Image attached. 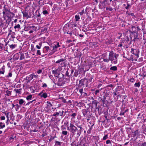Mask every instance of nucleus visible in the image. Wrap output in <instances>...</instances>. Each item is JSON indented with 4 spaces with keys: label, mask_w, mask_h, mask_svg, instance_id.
<instances>
[{
    "label": "nucleus",
    "mask_w": 146,
    "mask_h": 146,
    "mask_svg": "<svg viewBox=\"0 0 146 146\" xmlns=\"http://www.w3.org/2000/svg\"><path fill=\"white\" fill-rule=\"evenodd\" d=\"M140 132L138 130H136L134 132H132V135L133 137H134L136 136H139L140 135Z\"/></svg>",
    "instance_id": "nucleus-9"
},
{
    "label": "nucleus",
    "mask_w": 146,
    "mask_h": 146,
    "mask_svg": "<svg viewBox=\"0 0 146 146\" xmlns=\"http://www.w3.org/2000/svg\"><path fill=\"white\" fill-rule=\"evenodd\" d=\"M129 80L131 82H133L134 81V79L133 78H131Z\"/></svg>",
    "instance_id": "nucleus-52"
},
{
    "label": "nucleus",
    "mask_w": 146,
    "mask_h": 146,
    "mask_svg": "<svg viewBox=\"0 0 146 146\" xmlns=\"http://www.w3.org/2000/svg\"><path fill=\"white\" fill-rule=\"evenodd\" d=\"M118 47H120L122 49V47H123V45L122 44V43L121 42L120 44H119L118 45Z\"/></svg>",
    "instance_id": "nucleus-40"
},
{
    "label": "nucleus",
    "mask_w": 146,
    "mask_h": 146,
    "mask_svg": "<svg viewBox=\"0 0 146 146\" xmlns=\"http://www.w3.org/2000/svg\"><path fill=\"white\" fill-rule=\"evenodd\" d=\"M60 47V46L59 45V42H56V44H54V46H53V50H56V49L58 47Z\"/></svg>",
    "instance_id": "nucleus-11"
},
{
    "label": "nucleus",
    "mask_w": 146,
    "mask_h": 146,
    "mask_svg": "<svg viewBox=\"0 0 146 146\" xmlns=\"http://www.w3.org/2000/svg\"><path fill=\"white\" fill-rule=\"evenodd\" d=\"M141 145L143 146H145L146 145V142H144V143H143Z\"/></svg>",
    "instance_id": "nucleus-64"
},
{
    "label": "nucleus",
    "mask_w": 146,
    "mask_h": 146,
    "mask_svg": "<svg viewBox=\"0 0 146 146\" xmlns=\"http://www.w3.org/2000/svg\"><path fill=\"white\" fill-rule=\"evenodd\" d=\"M105 98H103L101 99L102 101L103 102V104H104L105 103Z\"/></svg>",
    "instance_id": "nucleus-55"
},
{
    "label": "nucleus",
    "mask_w": 146,
    "mask_h": 146,
    "mask_svg": "<svg viewBox=\"0 0 146 146\" xmlns=\"http://www.w3.org/2000/svg\"><path fill=\"white\" fill-rule=\"evenodd\" d=\"M62 143V142L56 141H55V146H61Z\"/></svg>",
    "instance_id": "nucleus-17"
},
{
    "label": "nucleus",
    "mask_w": 146,
    "mask_h": 146,
    "mask_svg": "<svg viewBox=\"0 0 146 146\" xmlns=\"http://www.w3.org/2000/svg\"><path fill=\"white\" fill-rule=\"evenodd\" d=\"M126 13L127 14H128V15H131V16H134L135 17V16L134 15V13H127V12H126Z\"/></svg>",
    "instance_id": "nucleus-48"
},
{
    "label": "nucleus",
    "mask_w": 146,
    "mask_h": 146,
    "mask_svg": "<svg viewBox=\"0 0 146 146\" xmlns=\"http://www.w3.org/2000/svg\"><path fill=\"white\" fill-rule=\"evenodd\" d=\"M118 56V54L115 53H114L112 51H111L109 53V59L110 61H112L114 60H116Z\"/></svg>",
    "instance_id": "nucleus-2"
},
{
    "label": "nucleus",
    "mask_w": 146,
    "mask_h": 146,
    "mask_svg": "<svg viewBox=\"0 0 146 146\" xmlns=\"http://www.w3.org/2000/svg\"><path fill=\"white\" fill-rule=\"evenodd\" d=\"M59 115V113L58 112H56V113H54L53 115L55 116L56 115Z\"/></svg>",
    "instance_id": "nucleus-50"
},
{
    "label": "nucleus",
    "mask_w": 146,
    "mask_h": 146,
    "mask_svg": "<svg viewBox=\"0 0 146 146\" xmlns=\"http://www.w3.org/2000/svg\"><path fill=\"white\" fill-rule=\"evenodd\" d=\"M32 28H33V30H35L36 29V28L34 26H29L28 27H25L24 28V30L25 31H27L31 30Z\"/></svg>",
    "instance_id": "nucleus-7"
},
{
    "label": "nucleus",
    "mask_w": 146,
    "mask_h": 146,
    "mask_svg": "<svg viewBox=\"0 0 146 146\" xmlns=\"http://www.w3.org/2000/svg\"><path fill=\"white\" fill-rule=\"evenodd\" d=\"M108 138V135H105L103 138V139L105 140L106 139Z\"/></svg>",
    "instance_id": "nucleus-43"
},
{
    "label": "nucleus",
    "mask_w": 146,
    "mask_h": 146,
    "mask_svg": "<svg viewBox=\"0 0 146 146\" xmlns=\"http://www.w3.org/2000/svg\"><path fill=\"white\" fill-rule=\"evenodd\" d=\"M5 71V66H3L0 69V74H3Z\"/></svg>",
    "instance_id": "nucleus-12"
},
{
    "label": "nucleus",
    "mask_w": 146,
    "mask_h": 146,
    "mask_svg": "<svg viewBox=\"0 0 146 146\" xmlns=\"http://www.w3.org/2000/svg\"><path fill=\"white\" fill-rule=\"evenodd\" d=\"M68 133V132L66 131H62V134L64 135H67Z\"/></svg>",
    "instance_id": "nucleus-39"
},
{
    "label": "nucleus",
    "mask_w": 146,
    "mask_h": 146,
    "mask_svg": "<svg viewBox=\"0 0 146 146\" xmlns=\"http://www.w3.org/2000/svg\"><path fill=\"white\" fill-rule=\"evenodd\" d=\"M56 50H53V51H51V52L49 53L48 54L49 56H50L52 54H53L56 51Z\"/></svg>",
    "instance_id": "nucleus-36"
},
{
    "label": "nucleus",
    "mask_w": 146,
    "mask_h": 146,
    "mask_svg": "<svg viewBox=\"0 0 146 146\" xmlns=\"http://www.w3.org/2000/svg\"><path fill=\"white\" fill-rule=\"evenodd\" d=\"M5 92L6 93V94H5L6 96H9L11 95V91H10L8 90H7L5 91Z\"/></svg>",
    "instance_id": "nucleus-22"
},
{
    "label": "nucleus",
    "mask_w": 146,
    "mask_h": 146,
    "mask_svg": "<svg viewBox=\"0 0 146 146\" xmlns=\"http://www.w3.org/2000/svg\"><path fill=\"white\" fill-rule=\"evenodd\" d=\"M58 68L56 70H54L52 71V73L55 75H56L58 74Z\"/></svg>",
    "instance_id": "nucleus-23"
},
{
    "label": "nucleus",
    "mask_w": 146,
    "mask_h": 146,
    "mask_svg": "<svg viewBox=\"0 0 146 146\" xmlns=\"http://www.w3.org/2000/svg\"><path fill=\"white\" fill-rule=\"evenodd\" d=\"M79 92L81 94H82V93H83V89H80L79 90Z\"/></svg>",
    "instance_id": "nucleus-54"
},
{
    "label": "nucleus",
    "mask_w": 146,
    "mask_h": 146,
    "mask_svg": "<svg viewBox=\"0 0 146 146\" xmlns=\"http://www.w3.org/2000/svg\"><path fill=\"white\" fill-rule=\"evenodd\" d=\"M14 138H13V136L9 138V141H13L14 140Z\"/></svg>",
    "instance_id": "nucleus-45"
},
{
    "label": "nucleus",
    "mask_w": 146,
    "mask_h": 146,
    "mask_svg": "<svg viewBox=\"0 0 146 146\" xmlns=\"http://www.w3.org/2000/svg\"><path fill=\"white\" fill-rule=\"evenodd\" d=\"M133 34H134V40H135L136 39H139L138 38V34L137 33V32L134 33Z\"/></svg>",
    "instance_id": "nucleus-14"
},
{
    "label": "nucleus",
    "mask_w": 146,
    "mask_h": 146,
    "mask_svg": "<svg viewBox=\"0 0 146 146\" xmlns=\"http://www.w3.org/2000/svg\"><path fill=\"white\" fill-rule=\"evenodd\" d=\"M130 7V5L129 4L127 5V6L125 7V8L126 9H129Z\"/></svg>",
    "instance_id": "nucleus-61"
},
{
    "label": "nucleus",
    "mask_w": 146,
    "mask_h": 146,
    "mask_svg": "<svg viewBox=\"0 0 146 146\" xmlns=\"http://www.w3.org/2000/svg\"><path fill=\"white\" fill-rule=\"evenodd\" d=\"M106 10H109L110 11H111L113 10V9L111 7H106Z\"/></svg>",
    "instance_id": "nucleus-35"
},
{
    "label": "nucleus",
    "mask_w": 146,
    "mask_h": 146,
    "mask_svg": "<svg viewBox=\"0 0 146 146\" xmlns=\"http://www.w3.org/2000/svg\"><path fill=\"white\" fill-rule=\"evenodd\" d=\"M2 13L3 14V18L4 20H6V17H8L9 14L10 13V10L7 8L4 7V9L3 10Z\"/></svg>",
    "instance_id": "nucleus-3"
},
{
    "label": "nucleus",
    "mask_w": 146,
    "mask_h": 146,
    "mask_svg": "<svg viewBox=\"0 0 146 146\" xmlns=\"http://www.w3.org/2000/svg\"><path fill=\"white\" fill-rule=\"evenodd\" d=\"M43 50L45 49V53L47 52H48L49 50H50V47L48 46H45L43 49Z\"/></svg>",
    "instance_id": "nucleus-18"
},
{
    "label": "nucleus",
    "mask_w": 146,
    "mask_h": 146,
    "mask_svg": "<svg viewBox=\"0 0 146 146\" xmlns=\"http://www.w3.org/2000/svg\"><path fill=\"white\" fill-rule=\"evenodd\" d=\"M42 70L40 69L37 71V73L38 74H40L42 72Z\"/></svg>",
    "instance_id": "nucleus-49"
},
{
    "label": "nucleus",
    "mask_w": 146,
    "mask_h": 146,
    "mask_svg": "<svg viewBox=\"0 0 146 146\" xmlns=\"http://www.w3.org/2000/svg\"><path fill=\"white\" fill-rule=\"evenodd\" d=\"M64 61V60L63 59H60L56 61L55 63L57 64L60 63L61 62Z\"/></svg>",
    "instance_id": "nucleus-30"
},
{
    "label": "nucleus",
    "mask_w": 146,
    "mask_h": 146,
    "mask_svg": "<svg viewBox=\"0 0 146 146\" xmlns=\"http://www.w3.org/2000/svg\"><path fill=\"white\" fill-rule=\"evenodd\" d=\"M32 95H30L27 97L26 99L27 100L29 101L31 100L32 99Z\"/></svg>",
    "instance_id": "nucleus-24"
},
{
    "label": "nucleus",
    "mask_w": 146,
    "mask_h": 146,
    "mask_svg": "<svg viewBox=\"0 0 146 146\" xmlns=\"http://www.w3.org/2000/svg\"><path fill=\"white\" fill-rule=\"evenodd\" d=\"M125 113L124 112H120V113L119 114V115L121 116L123 115H124Z\"/></svg>",
    "instance_id": "nucleus-58"
},
{
    "label": "nucleus",
    "mask_w": 146,
    "mask_h": 146,
    "mask_svg": "<svg viewBox=\"0 0 146 146\" xmlns=\"http://www.w3.org/2000/svg\"><path fill=\"white\" fill-rule=\"evenodd\" d=\"M20 56V54L18 53H17L14 55L13 58L15 60H17L19 59Z\"/></svg>",
    "instance_id": "nucleus-13"
},
{
    "label": "nucleus",
    "mask_w": 146,
    "mask_h": 146,
    "mask_svg": "<svg viewBox=\"0 0 146 146\" xmlns=\"http://www.w3.org/2000/svg\"><path fill=\"white\" fill-rule=\"evenodd\" d=\"M79 13L80 14V15H82L84 13V10H82L81 12Z\"/></svg>",
    "instance_id": "nucleus-57"
},
{
    "label": "nucleus",
    "mask_w": 146,
    "mask_h": 146,
    "mask_svg": "<svg viewBox=\"0 0 146 146\" xmlns=\"http://www.w3.org/2000/svg\"><path fill=\"white\" fill-rule=\"evenodd\" d=\"M131 53L135 55L137 58H138V54L139 52V51H138L134 49L133 48H131Z\"/></svg>",
    "instance_id": "nucleus-8"
},
{
    "label": "nucleus",
    "mask_w": 146,
    "mask_h": 146,
    "mask_svg": "<svg viewBox=\"0 0 146 146\" xmlns=\"http://www.w3.org/2000/svg\"><path fill=\"white\" fill-rule=\"evenodd\" d=\"M41 54V53L39 50H38L37 51L36 55H40Z\"/></svg>",
    "instance_id": "nucleus-42"
},
{
    "label": "nucleus",
    "mask_w": 146,
    "mask_h": 146,
    "mask_svg": "<svg viewBox=\"0 0 146 146\" xmlns=\"http://www.w3.org/2000/svg\"><path fill=\"white\" fill-rule=\"evenodd\" d=\"M110 69L112 70L116 71L117 70V67L116 66H113L111 67L110 68Z\"/></svg>",
    "instance_id": "nucleus-28"
},
{
    "label": "nucleus",
    "mask_w": 146,
    "mask_h": 146,
    "mask_svg": "<svg viewBox=\"0 0 146 146\" xmlns=\"http://www.w3.org/2000/svg\"><path fill=\"white\" fill-rule=\"evenodd\" d=\"M78 128H80L79 131L81 132V130L82 129V125H80V126L78 127Z\"/></svg>",
    "instance_id": "nucleus-59"
},
{
    "label": "nucleus",
    "mask_w": 146,
    "mask_h": 146,
    "mask_svg": "<svg viewBox=\"0 0 146 146\" xmlns=\"http://www.w3.org/2000/svg\"><path fill=\"white\" fill-rule=\"evenodd\" d=\"M9 46L10 48H11L12 49L15 48V47L16 46L15 44H11V45L9 44Z\"/></svg>",
    "instance_id": "nucleus-32"
},
{
    "label": "nucleus",
    "mask_w": 146,
    "mask_h": 146,
    "mask_svg": "<svg viewBox=\"0 0 146 146\" xmlns=\"http://www.w3.org/2000/svg\"><path fill=\"white\" fill-rule=\"evenodd\" d=\"M61 80V79H59L58 82V85L59 86H61L62 85L63 83H61L60 82V81Z\"/></svg>",
    "instance_id": "nucleus-38"
},
{
    "label": "nucleus",
    "mask_w": 146,
    "mask_h": 146,
    "mask_svg": "<svg viewBox=\"0 0 146 146\" xmlns=\"http://www.w3.org/2000/svg\"><path fill=\"white\" fill-rule=\"evenodd\" d=\"M42 87L44 88H46L47 87V85L46 84L43 83H42Z\"/></svg>",
    "instance_id": "nucleus-41"
},
{
    "label": "nucleus",
    "mask_w": 146,
    "mask_h": 146,
    "mask_svg": "<svg viewBox=\"0 0 146 146\" xmlns=\"http://www.w3.org/2000/svg\"><path fill=\"white\" fill-rule=\"evenodd\" d=\"M75 20L76 21H77L80 19V17L78 15H76L75 16Z\"/></svg>",
    "instance_id": "nucleus-25"
},
{
    "label": "nucleus",
    "mask_w": 146,
    "mask_h": 146,
    "mask_svg": "<svg viewBox=\"0 0 146 146\" xmlns=\"http://www.w3.org/2000/svg\"><path fill=\"white\" fill-rule=\"evenodd\" d=\"M15 33L14 32H12L11 30H10L8 35V36H10V37L11 38H15Z\"/></svg>",
    "instance_id": "nucleus-10"
},
{
    "label": "nucleus",
    "mask_w": 146,
    "mask_h": 146,
    "mask_svg": "<svg viewBox=\"0 0 146 146\" xmlns=\"http://www.w3.org/2000/svg\"><path fill=\"white\" fill-rule=\"evenodd\" d=\"M72 42V40H68L67 41V42H68V43H70Z\"/></svg>",
    "instance_id": "nucleus-63"
},
{
    "label": "nucleus",
    "mask_w": 146,
    "mask_h": 146,
    "mask_svg": "<svg viewBox=\"0 0 146 146\" xmlns=\"http://www.w3.org/2000/svg\"><path fill=\"white\" fill-rule=\"evenodd\" d=\"M111 143V141L110 140H108L106 141V144H108Z\"/></svg>",
    "instance_id": "nucleus-53"
},
{
    "label": "nucleus",
    "mask_w": 146,
    "mask_h": 146,
    "mask_svg": "<svg viewBox=\"0 0 146 146\" xmlns=\"http://www.w3.org/2000/svg\"><path fill=\"white\" fill-rule=\"evenodd\" d=\"M43 14L45 15H46L48 14V12L46 10H44L42 12Z\"/></svg>",
    "instance_id": "nucleus-37"
},
{
    "label": "nucleus",
    "mask_w": 146,
    "mask_h": 146,
    "mask_svg": "<svg viewBox=\"0 0 146 146\" xmlns=\"http://www.w3.org/2000/svg\"><path fill=\"white\" fill-rule=\"evenodd\" d=\"M5 127V125L4 123L0 122V129H2Z\"/></svg>",
    "instance_id": "nucleus-26"
},
{
    "label": "nucleus",
    "mask_w": 146,
    "mask_h": 146,
    "mask_svg": "<svg viewBox=\"0 0 146 146\" xmlns=\"http://www.w3.org/2000/svg\"><path fill=\"white\" fill-rule=\"evenodd\" d=\"M38 131L36 129H35L34 130H31L30 131V133H32L33 132H36Z\"/></svg>",
    "instance_id": "nucleus-47"
},
{
    "label": "nucleus",
    "mask_w": 146,
    "mask_h": 146,
    "mask_svg": "<svg viewBox=\"0 0 146 146\" xmlns=\"http://www.w3.org/2000/svg\"><path fill=\"white\" fill-rule=\"evenodd\" d=\"M14 28L16 31H19L21 29L20 25L18 24L15 25L14 27Z\"/></svg>",
    "instance_id": "nucleus-16"
},
{
    "label": "nucleus",
    "mask_w": 146,
    "mask_h": 146,
    "mask_svg": "<svg viewBox=\"0 0 146 146\" xmlns=\"http://www.w3.org/2000/svg\"><path fill=\"white\" fill-rule=\"evenodd\" d=\"M103 60L105 62H109V60H110L109 59H103Z\"/></svg>",
    "instance_id": "nucleus-46"
},
{
    "label": "nucleus",
    "mask_w": 146,
    "mask_h": 146,
    "mask_svg": "<svg viewBox=\"0 0 146 146\" xmlns=\"http://www.w3.org/2000/svg\"><path fill=\"white\" fill-rule=\"evenodd\" d=\"M84 80L83 79H81L79 81V85L82 86L84 85Z\"/></svg>",
    "instance_id": "nucleus-20"
},
{
    "label": "nucleus",
    "mask_w": 146,
    "mask_h": 146,
    "mask_svg": "<svg viewBox=\"0 0 146 146\" xmlns=\"http://www.w3.org/2000/svg\"><path fill=\"white\" fill-rule=\"evenodd\" d=\"M140 85V82H138V83H135L134 84V86H135L139 88Z\"/></svg>",
    "instance_id": "nucleus-33"
},
{
    "label": "nucleus",
    "mask_w": 146,
    "mask_h": 146,
    "mask_svg": "<svg viewBox=\"0 0 146 146\" xmlns=\"http://www.w3.org/2000/svg\"><path fill=\"white\" fill-rule=\"evenodd\" d=\"M22 89L21 88L19 89H15L14 90V91H15L16 93L21 94V93Z\"/></svg>",
    "instance_id": "nucleus-15"
},
{
    "label": "nucleus",
    "mask_w": 146,
    "mask_h": 146,
    "mask_svg": "<svg viewBox=\"0 0 146 146\" xmlns=\"http://www.w3.org/2000/svg\"><path fill=\"white\" fill-rule=\"evenodd\" d=\"M38 95L40 96L41 98H46L48 96L47 93L45 92L44 90H42L40 93Z\"/></svg>",
    "instance_id": "nucleus-5"
},
{
    "label": "nucleus",
    "mask_w": 146,
    "mask_h": 146,
    "mask_svg": "<svg viewBox=\"0 0 146 146\" xmlns=\"http://www.w3.org/2000/svg\"><path fill=\"white\" fill-rule=\"evenodd\" d=\"M38 75H36L35 73H33L30 75L28 77H26L27 79L28 80L27 82H30L31 80L34 78H37Z\"/></svg>",
    "instance_id": "nucleus-4"
},
{
    "label": "nucleus",
    "mask_w": 146,
    "mask_h": 146,
    "mask_svg": "<svg viewBox=\"0 0 146 146\" xmlns=\"http://www.w3.org/2000/svg\"><path fill=\"white\" fill-rule=\"evenodd\" d=\"M77 115V114L76 113H72L71 115V116L72 117L71 118V120H73L74 119H75V117Z\"/></svg>",
    "instance_id": "nucleus-19"
},
{
    "label": "nucleus",
    "mask_w": 146,
    "mask_h": 146,
    "mask_svg": "<svg viewBox=\"0 0 146 146\" xmlns=\"http://www.w3.org/2000/svg\"><path fill=\"white\" fill-rule=\"evenodd\" d=\"M20 55V60H21L24 59L25 56L24 54L21 53Z\"/></svg>",
    "instance_id": "nucleus-29"
},
{
    "label": "nucleus",
    "mask_w": 146,
    "mask_h": 146,
    "mask_svg": "<svg viewBox=\"0 0 146 146\" xmlns=\"http://www.w3.org/2000/svg\"><path fill=\"white\" fill-rule=\"evenodd\" d=\"M4 46V44L2 43H0V51H1L3 49V48Z\"/></svg>",
    "instance_id": "nucleus-34"
},
{
    "label": "nucleus",
    "mask_w": 146,
    "mask_h": 146,
    "mask_svg": "<svg viewBox=\"0 0 146 146\" xmlns=\"http://www.w3.org/2000/svg\"><path fill=\"white\" fill-rule=\"evenodd\" d=\"M138 27H137L135 26H132L131 28H130L129 31L131 33H133L137 32V28Z\"/></svg>",
    "instance_id": "nucleus-6"
},
{
    "label": "nucleus",
    "mask_w": 146,
    "mask_h": 146,
    "mask_svg": "<svg viewBox=\"0 0 146 146\" xmlns=\"http://www.w3.org/2000/svg\"><path fill=\"white\" fill-rule=\"evenodd\" d=\"M62 102L64 103H66V101L65 99L63 98L62 100Z\"/></svg>",
    "instance_id": "nucleus-62"
},
{
    "label": "nucleus",
    "mask_w": 146,
    "mask_h": 146,
    "mask_svg": "<svg viewBox=\"0 0 146 146\" xmlns=\"http://www.w3.org/2000/svg\"><path fill=\"white\" fill-rule=\"evenodd\" d=\"M30 91L31 93H34L35 92V90L32 87H30Z\"/></svg>",
    "instance_id": "nucleus-44"
},
{
    "label": "nucleus",
    "mask_w": 146,
    "mask_h": 146,
    "mask_svg": "<svg viewBox=\"0 0 146 146\" xmlns=\"http://www.w3.org/2000/svg\"><path fill=\"white\" fill-rule=\"evenodd\" d=\"M12 76V74L11 72L9 73L8 74V77H11Z\"/></svg>",
    "instance_id": "nucleus-60"
},
{
    "label": "nucleus",
    "mask_w": 146,
    "mask_h": 146,
    "mask_svg": "<svg viewBox=\"0 0 146 146\" xmlns=\"http://www.w3.org/2000/svg\"><path fill=\"white\" fill-rule=\"evenodd\" d=\"M5 117L4 116H2L1 117V120H4L5 119Z\"/></svg>",
    "instance_id": "nucleus-56"
},
{
    "label": "nucleus",
    "mask_w": 146,
    "mask_h": 146,
    "mask_svg": "<svg viewBox=\"0 0 146 146\" xmlns=\"http://www.w3.org/2000/svg\"><path fill=\"white\" fill-rule=\"evenodd\" d=\"M25 101L23 99H21L19 100V103L20 105L22 104Z\"/></svg>",
    "instance_id": "nucleus-31"
},
{
    "label": "nucleus",
    "mask_w": 146,
    "mask_h": 146,
    "mask_svg": "<svg viewBox=\"0 0 146 146\" xmlns=\"http://www.w3.org/2000/svg\"><path fill=\"white\" fill-rule=\"evenodd\" d=\"M100 90H96L95 92V94L96 95H97L98 93H99Z\"/></svg>",
    "instance_id": "nucleus-51"
},
{
    "label": "nucleus",
    "mask_w": 146,
    "mask_h": 146,
    "mask_svg": "<svg viewBox=\"0 0 146 146\" xmlns=\"http://www.w3.org/2000/svg\"><path fill=\"white\" fill-rule=\"evenodd\" d=\"M42 45V43L40 42L38 45H37L36 46V48L38 49H40L41 48Z\"/></svg>",
    "instance_id": "nucleus-27"
},
{
    "label": "nucleus",
    "mask_w": 146,
    "mask_h": 146,
    "mask_svg": "<svg viewBox=\"0 0 146 146\" xmlns=\"http://www.w3.org/2000/svg\"><path fill=\"white\" fill-rule=\"evenodd\" d=\"M75 121V120H71L69 126L67 127V130L72 133H74L77 129V127L74 125Z\"/></svg>",
    "instance_id": "nucleus-1"
},
{
    "label": "nucleus",
    "mask_w": 146,
    "mask_h": 146,
    "mask_svg": "<svg viewBox=\"0 0 146 146\" xmlns=\"http://www.w3.org/2000/svg\"><path fill=\"white\" fill-rule=\"evenodd\" d=\"M22 13L23 14V17H25L27 18H28L29 17V15H28V13L26 12H22Z\"/></svg>",
    "instance_id": "nucleus-21"
}]
</instances>
